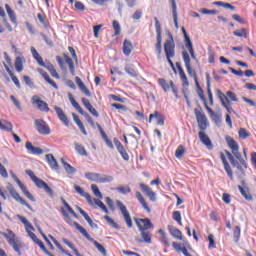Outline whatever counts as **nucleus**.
<instances>
[{
    "label": "nucleus",
    "mask_w": 256,
    "mask_h": 256,
    "mask_svg": "<svg viewBox=\"0 0 256 256\" xmlns=\"http://www.w3.org/2000/svg\"><path fill=\"white\" fill-rule=\"evenodd\" d=\"M0 235L6 239L8 245L12 247V249L17 253L19 256L22 255L21 249H23V242L21 241V238L18 237L15 232L11 229H7L6 232H1Z\"/></svg>",
    "instance_id": "1"
},
{
    "label": "nucleus",
    "mask_w": 256,
    "mask_h": 256,
    "mask_svg": "<svg viewBox=\"0 0 256 256\" xmlns=\"http://www.w3.org/2000/svg\"><path fill=\"white\" fill-rule=\"evenodd\" d=\"M217 97L220 99L222 103V107L226 108V111L228 113H235V110L233 109V101L234 103H237L239 99L237 98V94L233 93L232 91H227L226 95L221 91L217 90Z\"/></svg>",
    "instance_id": "2"
},
{
    "label": "nucleus",
    "mask_w": 256,
    "mask_h": 256,
    "mask_svg": "<svg viewBox=\"0 0 256 256\" xmlns=\"http://www.w3.org/2000/svg\"><path fill=\"white\" fill-rule=\"evenodd\" d=\"M26 174L30 177V179L35 183L36 187L38 189H44V191L50 195V197H54L55 193H53V189L49 187V185L43 181L42 179H39L37 176H35V173H33L32 170H26Z\"/></svg>",
    "instance_id": "3"
},
{
    "label": "nucleus",
    "mask_w": 256,
    "mask_h": 256,
    "mask_svg": "<svg viewBox=\"0 0 256 256\" xmlns=\"http://www.w3.org/2000/svg\"><path fill=\"white\" fill-rule=\"evenodd\" d=\"M61 213L64 217V221L68 223V225H71V227H75L77 231H79L86 239H91V235H89L87 230H85V228H83V226H81L78 222L73 221V219H71V216H69V213H67L65 209L61 208Z\"/></svg>",
    "instance_id": "4"
},
{
    "label": "nucleus",
    "mask_w": 256,
    "mask_h": 256,
    "mask_svg": "<svg viewBox=\"0 0 256 256\" xmlns=\"http://www.w3.org/2000/svg\"><path fill=\"white\" fill-rule=\"evenodd\" d=\"M225 139L228 147L232 150L234 157H236L244 167H247V163H245V160H243V156H241V152L239 151V144H237L235 139L230 136H226Z\"/></svg>",
    "instance_id": "5"
},
{
    "label": "nucleus",
    "mask_w": 256,
    "mask_h": 256,
    "mask_svg": "<svg viewBox=\"0 0 256 256\" xmlns=\"http://www.w3.org/2000/svg\"><path fill=\"white\" fill-rule=\"evenodd\" d=\"M6 189L15 201L27 207L29 211H33V207H31V205H29L28 203L25 202L24 199H22L21 195H19L17 190H15V187H13V184L7 183Z\"/></svg>",
    "instance_id": "6"
},
{
    "label": "nucleus",
    "mask_w": 256,
    "mask_h": 256,
    "mask_svg": "<svg viewBox=\"0 0 256 256\" xmlns=\"http://www.w3.org/2000/svg\"><path fill=\"white\" fill-rule=\"evenodd\" d=\"M194 113H195V117H196L199 129H201V131H205V129L209 127V121L207 120V116L205 115V112L195 109Z\"/></svg>",
    "instance_id": "7"
},
{
    "label": "nucleus",
    "mask_w": 256,
    "mask_h": 256,
    "mask_svg": "<svg viewBox=\"0 0 256 256\" xmlns=\"http://www.w3.org/2000/svg\"><path fill=\"white\" fill-rule=\"evenodd\" d=\"M116 205L120 209L127 227L131 229L133 227V220H131V214H129V210H127V207L123 204V202H121V200H117Z\"/></svg>",
    "instance_id": "8"
},
{
    "label": "nucleus",
    "mask_w": 256,
    "mask_h": 256,
    "mask_svg": "<svg viewBox=\"0 0 256 256\" xmlns=\"http://www.w3.org/2000/svg\"><path fill=\"white\" fill-rule=\"evenodd\" d=\"M164 52L166 59H173V57H175V41L173 40V36H170V38L165 41Z\"/></svg>",
    "instance_id": "9"
},
{
    "label": "nucleus",
    "mask_w": 256,
    "mask_h": 256,
    "mask_svg": "<svg viewBox=\"0 0 256 256\" xmlns=\"http://www.w3.org/2000/svg\"><path fill=\"white\" fill-rule=\"evenodd\" d=\"M34 125L36 127V131L41 135H51V128H49V125H47L45 120L37 119L35 120Z\"/></svg>",
    "instance_id": "10"
},
{
    "label": "nucleus",
    "mask_w": 256,
    "mask_h": 256,
    "mask_svg": "<svg viewBox=\"0 0 256 256\" xmlns=\"http://www.w3.org/2000/svg\"><path fill=\"white\" fill-rule=\"evenodd\" d=\"M10 177H12V179H14L15 183H17V185L20 187L22 193H24L25 197H27V199H29L30 201H32L33 203H35V197H33L31 195V192H29L27 190V188L25 187V185L23 184V182H21V180H19V178L17 177V175H15L13 173V171L10 172Z\"/></svg>",
    "instance_id": "11"
},
{
    "label": "nucleus",
    "mask_w": 256,
    "mask_h": 256,
    "mask_svg": "<svg viewBox=\"0 0 256 256\" xmlns=\"http://www.w3.org/2000/svg\"><path fill=\"white\" fill-rule=\"evenodd\" d=\"M32 105H37L39 111H42L43 113H49V104L47 102L39 99L38 95H34L31 98Z\"/></svg>",
    "instance_id": "12"
},
{
    "label": "nucleus",
    "mask_w": 256,
    "mask_h": 256,
    "mask_svg": "<svg viewBox=\"0 0 256 256\" xmlns=\"http://www.w3.org/2000/svg\"><path fill=\"white\" fill-rule=\"evenodd\" d=\"M182 33L184 35L185 47L189 51L191 58L197 59V57H195V50L193 49V42H191V38L187 35L185 27H182Z\"/></svg>",
    "instance_id": "13"
},
{
    "label": "nucleus",
    "mask_w": 256,
    "mask_h": 256,
    "mask_svg": "<svg viewBox=\"0 0 256 256\" xmlns=\"http://www.w3.org/2000/svg\"><path fill=\"white\" fill-rule=\"evenodd\" d=\"M113 143H114L118 153H120L122 159L124 161H129V153H127V150L125 149V146H123L121 141H119V139H117V138H114Z\"/></svg>",
    "instance_id": "14"
},
{
    "label": "nucleus",
    "mask_w": 256,
    "mask_h": 256,
    "mask_svg": "<svg viewBox=\"0 0 256 256\" xmlns=\"http://www.w3.org/2000/svg\"><path fill=\"white\" fill-rule=\"evenodd\" d=\"M69 101L71 103V105L76 109V111H78V113H80V115H83V117H85V119L87 121H90L92 118L89 114H87L83 108H81V106L79 105V103H77V101H75V98L73 97V94H69Z\"/></svg>",
    "instance_id": "15"
},
{
    "label": "nucleus",
    "mask_w": 256,
    "mask_h": 256,
    "mask_svg": "<svg viewBox=\"0 0 256 256\" xmlns=\"http://www.w3.org/2000/svg\"><path fill=\"white\" fill-rule=\"evenodd\" d=\"M136 225L139 229V231H141L143 229V231H147L148 229H153V223H151V220L149 218H140L138 220H136Z\"/></svg>",
    "instance_id": "16"
},
{
    "label": "nucleus",
    "mask_w": 256,
    "mask_h": 256,
    "mask_svg": "<svg viewBox=\"0 0 256 256\" xmlns=\"http://www.w3.org/2000/svg\"><path fill=\"white\" fill-rule=\"evenodd\" d=\"M139 187L142 193H145L147 197H149L150 201L155 202L157 201V193H155L151 188L144 183H140Z\"/></svg>",
    "instance_id": "17"
},
{
    "label": "nucleus",
    "mask_w": 256,
    "mask_h": 256,
    "mask_svg": "<svg viewBox=\"0 0 256 256\" xmlns=\"http://www.w3.org/2000/svg\"><path fill=\"white\" fill-rule=\"evenodd\" d=\"M141 238H136L137 243H152V234L147 230H140Z\"/></svg>",
    "instance_id": "18"
},
{
    "label": "nucleus",
    "mask_w": 256,
    "mask_h": 256,
    "mask_svg": "<svg viewBox=\"0 0 256 256\" xmlns=\"http://www.w3.org/2000/svg\"><path fill=\"white\" fill-rule=\"evenodd\" d=\"M54 111H56L58 119L62 121L66 127H69V118H67V115H65L63 109H61L59 106H55Z\"/></svg>",
    "instance_id": "19"
},
{
    "label": "nucleus",
    "mask_w": 256,
    "mask_h": 256,
    "mask_svg": "<svg viewBox=\"0 0 256 256\" xmlns=\"http://www.w3.org/2000/svg\"><path fill=\"white\" fill-rule=\"evenodd\" d=\"M153 119L157 120V125H159L160 127H163V125H165V116L159 113V111H155L153 114H150L149 123H151Z\"/></svg>",
    "instance_id": "20"
},
{
    "label": "nucleus",
    "mask_w": 256,
    "mask_h": 256,
    "mask_svg": "<svg viewBox=\"0 0 256 256\" xmlns=\"http://www.w3.org/2000/svg\"><path fill=\"white\" fill-rule=\"evenodd\" d=\"M176 67L179 72L180 79L182 81L183 87H189V80L187 79V75L185 74V70H183V67H181V64L179 62L176 63Z\"/></svg>",
    "instance_id": "21"
},
{
    "label": "nucleus",
    "mask_w": 256,
    "mask_h": 256,
    "mask_svg": "<svg viewBox=\"0 0 256 256\" xmlns=\"http://www.w3.org/2000/svg\"><path fill=\"white\" fill-rule=\"evenodd\" d=\"M171 7H172V16L174 20V25L176 29H179V16L177 15V2L175 0H170Z\"/></svg>",
    "instance_id": "22"
},
{
    "label": "nucleus",
    "mask_w": 256,
    "mask_h": 256,
    "mask_svg": "<svg viewBox=\"0 0 256 256\" xmlns=\"http://www.w3.org/2000/svg\"><path fill=\"white\" fill-rule=\"evenodd\" d=\"M198 135L203 145H206L208 149H213V143H211V139H209V136H207L205 132L200 131Z\"/></svg>",
    "instance_id": "23"
},
{
    "label": "nucleus",
    "mask_w": 256,
    "mask_h": 256,
    "mask_svg": "<svg viewBox=\"0 0 256 256\" xmlns=\"http://www.w3.org/2000/svg\"><path fill=\"white\" fill-rule=\"evenodd\" d=\"M26 149L31 155H43V149L33 146L31 142H26Z\"/></svg>",
    "instance_id": "24"
},
{
    "label": "nucleus",
    "mask_w": 256,
    "mask_h": 256,
    "mask_svg": "<svg viewBox=\"0 0 256 256\" xmlns=\"http://www.w3.org/2000/svg\"><path fill=\"white\" fill-rule=\"evenodd\" d=\"M46 161L51 169H53L54 171H57L59 169V163L57 162V159H55V156H53V154H46Z\"/></svg>",
    "instance_id": "25"
},
{
    "label": "nucleus",
    "mask_w": 256,
    "mask_h": 256,
    "mask_svg": "<svg viewBox=\"0 0 256 256\" xmlns=\"http://www.w3.org/2000/svg\"><path fill=\"white\" fill-rule=\"evenodd\" d=\"M74 189L76 192H78L79 195H81V197H85V199L89 205H93V198L89 195V193L84 192L83 188H81V186L75 185Z\"/></svg>",
    "instance_id": "26"
},
{
    "label": "nucleus",
    "mask_w": 256,
    "mask_h": 256,
    "mask_svg": "<svg viewBox=\"0 0 256 256\" xmlns=\"http://www.w3.org/2000/svg\"><path fill=\"white\" fill-rule=\"evenodd\" d=\"M135 195H136V199L139 201L140 205H142V208L145 211H147V213H150L151 208L149 207V205L145 201V198L143 197V194H141V192H139V191H136Z\"/></svg>",
    "instance_id": "27"
},
{
    "label": "nucleus",
    "mask_w": 256,
    "mask_h": 256,
    "mask_svg": "<svg viewBox=\"0 0 256 256\" xmlns=\"http://www.w3.org/2000/svg\"><path fill=\"white\" fill-rule=\"evenodd\" d=\"M75 81L79 89L82 91V93L86 94L87 97H91V92L89 91L87 86H85V84L83 83V80H81L80 77L76 76Z\"/></svg>",
    "instance_id": "28"
},
{
    "label": "nucleus",
    "mask_w": 256,
    "mask_h": 256,
    "mask_svg": "<svg viewBox=\"0 0 256 256\" xmlns=\"http://www.w3.org/2000/svg\"><path fill=\"white\" fill-rule=\"evenodd\" d=\"M0 130L13 133V124L7 120H0Z\"/></svg>",
    "instance_id": "29"
},
{
    "label": "nucleus",
    "mask_w": 256,
    "mask_h": 256,
    "mask_svg": "<svg viewBox=\"0 0 256 256\" xmlns=\"http://www.w3.org/2000/svg\"><path fill=\"white\" fill-rule=\"evenodd\" d=\"M17 218L19 219L20 222L23 223L27 233H32L31 231H35V228L33 227V225L31 223H29V220H27V218H25L21 215H18Z\"/></svg>",
    "instance_id": "30"
},
{
    "label": "nucleus",
    "mask_w": 256,
    "mask_h": 256,
    "mask_svg": "<svg viewBox=\"0 0 256 256\" xmlns=\"http://www.w3.org/2000/svg\"><path fill=\"white\" fill-rule=\"evenodd\" d=\"M205 109L208 111L212 121H214L216 124L221 123V115L215 113V111H213L209 105H206Z\"/></svg>",
    "instance_id": "31"
},
{
    "label": "nucleus",
    "mask_w": 256,
    "mask_h": 256,
    "mask_svg": "<svg viewBox=\"0 0 256 256\" xmlns=\"http://www.w3.org/2000/svg\"><path fill=\"white\" fill-rule=\"evenodd\" d=\"M238 189L246 201H253V196L251 195V192H249V188L239 185Z\"/></svg>",
    "instance_id": "32"
},
{
    "label": "nucleus",
    "mask_w": 256,
    "mask_h": 256,
    "mask_svg": "<svg viewBox=\"0 0 256 256\" xmlns=\"http://www.w3.org/2000/svg\"><path fill=\"white\" fill-rule=\"evenodd\" d=\"M61 163L66 171V173H68V175H75V173H77V169H75V167L71 166V164L67 163L65 161V159H61Z\"/></svg>",
    "instance_id": "33"
},
{
    "label": "nucleus",
    "mask_w": 256,
    "mask_h": 256,
    "mask_svg": "<svg viewBox=\"0 0 256 256\" xmlns=\"http://www.w3.org/2000/svg\"><path fill=\"white\" fill-rule=\"evenodd\" d=\"M131 51H133V44L129 40H124V43H123L124 55H126V57H129V55H131Z\"/></svg>",
    "instance_id": "34"
},
{
    "label": "nucleus",
    "mask_w": 256,
    "mask_h": 256,
    "mask_svg": "<svg viewBox=\"0 0 256 256\" xmlns=\"http://www.w3.org/2000/svg\"><path fill=\"white\" fill-rule=\"evenodd\" d=\"M85 177H86V179H88V181H93L94 183H99L100 179H101V174L88 172L85 174Z\"/></svg>",
    "instance_id": "35"
},
{
    "label": "nucleus",
    "mask_w": 256,
    "mask_h": 256,
    "mask_svg": "<svg viewBox=\"0 0 256 256\" xmlns=\"http://www.w3.org/2000/svg\"><path fill=\"white\" fill-rule=\"evenodd\" d=\"M88 241H90L91 243H94V246L96 247V249H98V251L103 255V256H107V250L105 249V247L103 245H101L99 242H97L95 239L91 238L87 239Z\"/></svg>",
    "instance_id": "36"
},
{
    "label": "nucleus",
    "mask_w": 256,
    "mask_h": 256,
    "mask_svg": "<svg viewBox=\"0 0 256 256\" xmlns=\"http://www.w3.org/2000/svg\"><path fill=\"white\" fill-rule=\"evenodd\" d=\"M64 59L69 67L71 75H75V63L73 62V59L69 57L67 54H64Z\"/></svg>",
    "instance_id": "37"
},
{
    "label": "nucleus",
    "mask_w": 256,
    "mask_h": 256,
    "mask_svg": "<svg viewBox=\"0 0 256 256\" xmlns=\"http://www.w3.org/2000/svg\"><path fill=\"white\" fill-rule=\"evenodd\" d=\"M169 231H170V235H173L175 239H179V241L183 240V233H181V230L175 227H171L169 228Z\"/></svg>",
    "instance_id": "38"
},
{
    "label": "nucleus",
    "mask_w": 256,
    "mask_h": 256,
    "mask_svg": "<svg viewBox=\"0 0 256 256\" xmlns=\"http://www.w3.org/2000/svg\"><path fill=\"white\" fill-rule=\"evenodd\" d=\"M75 151L82 157H87V150H85V147L79 143H74Z\"/></svg>",
    "instance_id": "39"
},
{
    "label": "nucleus",
    "mask_w": 256,
    "mask_h": 256,
    "mask_svg": "<svg viewBox=\"0 0 256 256\" xmlns=\"http://www.w3.org/2000/svg\"><path fill=\"white\" fill-rule=\"evenodd\" d=\"M185 153H187V149H185V146L179 145L175 152L176 159H182Z\"/></svg>",
    "instance_id": "40"
},
{
    "label": "nucleus",
    "mask_w": 256,
    "mask_h": 256,
    "mask_svg": "<svg viewBox=\"0 0 256 256\" xmlns=\"http://www.w3.org/2000/svg\"><path fill=\"white\" fill-rule=\"evenodd\" d=\"M32 57L37 61L38 65H43V58L39 55V52H37V49L35 47L31 48Z\"/></svg>",
    "instance_id": "41"
},
{
    "label": "nucleus",
    "mask_w": 256,
    "mask_h": 256,
    "mask_svg": "<svg viewBox=\"0 0 256 256\" xmlns=\"http://www.w3.org/2000/svg\"><path fill=\"white\" fill-rule=\"evenodd\" d=\"M6 11L8 13V17L10 18V21H12V23H15L17 21V17L15 16V12L13 11V9H11V6H9V4L5 5Z\"/></svg>",
    "instance_id": "42"
},
{
    "label": "nucleus",
    "mask_w": 256,
    "mask_h": 256,
    "mask_svg": "<svg viewBox=\"0 0 256 256\" xmlns=\"http://www.w3.org/2000/svg\"><path fill=\"white\" fill-rule=\"evenodd\" d=\"M15 69L18 73H21L23 71V58L22 57H17L15 60Z\"/></svg>",
    "instance_id": "43"
},
{
    "label": "nucleus",
    "mask_w": 256,
    "mask_h": 256,
    "mask_svg": "<svg viewBox=\"0 0 256 256\" xmlns=\"http://www.w3.org/2000/svg\"><path fill=\"white\" fill-rule=\"evenodd\" d=\"M62 241H63V243H64L65 245H67V247H69L70 249H72V251H74V255H76V256H83L81 253H79V250H77V249L75 248V246L73 245V243L69 242V240L63 239Z\"/></svg>",
    "instance_id": "44"
},
{
    "label": "nucleus",
    "mask_w": 256,
    "mask_h": 256,
    "mask_svg": "<svg viewBox=\"0 0 256 256\" xmlns=\"http://www.w3.org/2000/svg\"><path fill=\"white\" fill-rule=\"evenodd\" d=\"M105 221H107V223L109 225H111V227H113L114 229H121V226H119V224H117V222H115V220H113L111 217H109L108 215L104 216Z\"/></svg>",
    "instance_id": "45"
},
{
    "label": "nucleus",
    "mask_w": 256,
    "mask_h": 256,
    "mask_svg": "<svg viewBox=\"0 0 256 256\" xmlns=\"http://www.w3.org/2000/svg\"><path fill=\"white\" fill-rule=\"evenodd\" d=\"M114 181L113 176L106 175V174H100V182L99 183H111Z\"/></svg>",
    "instance_id": "46"
},
{
    "label": "nucleus",
    "mask_w": 256,
    "mask_h": 256,
    "mask_svg": "<svg viewBox=\"0 0 256 256\" xmlns=\"http://www.w3.org/2000/svg\"><path fill=\"white\" fill-rule=\"evenodd\" d=\"M91 190L95 197H98L99 199H103V194L101 193V190H99V187L96 184L91 185Z\"/></svg>",
    "instance_id": "47"
},
{
    "label": "nucleus",
    "mask_w": 256,
    "mask_h": 256,
    "mask_svg": "<svg viewBox=\"0 0 256 256\" xmlns=\"http://www.w3.org/2000/svg\"><path fill=\"white\" fill-rule=\"evenodd\" d=\"M233 236L235 243H239V239H241V227L236 226L233 230Z\"/></svg>",
    "instance_id": "48"
},
{
    "label": "nucleus",
    "mask_w": 256,
    "mask_h": 256,
    "mask_svg": "<svg viewBox=\"0 0 256 256\" xmlns=\"http://www.w3.org/2000/svg\"><path fill=\"white\" fill-rule=\"evenodd\" d=\"M233 35H235V37H244L246 39L247 35H249V32H247V29L242 28L240 30L234 31Z\"/></svg>",
    "instance_id": "49"
},
{
    "label": "nucleus",
    "mask_w": 256,
    "mask_h": 256,
    "mask_svg": "<svg viewBox=\"0 0 256 256\" xmlns=\"http://www.w3.org/2000/svg\"><path fill=\"white\" fill-rule=\"evenodd\" d=\"M182 57L185 63V67L191 66V57H189V53H187V51L182 52Z\"/></svg>",
    "instance_id": "50"
},
{
    "label": "nucleus",
    "mask_w": 256,
    "mask_h": 256,
    "mask_svg": "<svg viewBox=\"0 0 256 256\" xmlns=\"http://www.w3.org/2000/svg\"><path fill=\"white\" fill-rule=\"evenodd\" d=\"M158 83L160 85V87H162V89H164V91H169V89H171V86H169V84L167 83V81L163 78L158 79Z\"/></svg>",
    "instance_id": "51"
},
{
    "label": "nucleus",
    "mask_w": 256,
    "mask_h": 256,
    "mask_svg": "<svg viewBox=\"0 0 256 256\" xmlns=\"http://www.w3.org/2000/svg\"><path fill=\"white\" fill-rule=\"evenodd\" d=\"M112 26L115 31V35H121V25L119 24V21L114 20L112 22Z\"/></svg>",
    "instance_id": "52"
},
{
    "label": "nucleus",
    "mask_w": 256,
    "mask_h": 256,
    "mask_svg": "<svg viewBox=\"0 0 256 256\" xmlns=\"http://www.w3.org/2000/svg\"><path fill=\"white\" fill-rule=\"evenodd\" d=\"M200 13H202V15H218L219 11L202 8V9H200Z\"/></svg>",
    "instance_id": "53"
},
{
    "label": "nucleus",
    "mask_w": 256,
    "mask_h": 256,
    "mask_svg": "<svg viewBox=\"0 0 256 256\" xmlns=\"http://www.w3.org/2000/svg\"><path fill=\"white\" fill-rule=\"evenodd\" d=\"M238 135L240 139H247V137H250L251 134H249V132H247L245 128H240L238 131Z\"/></svg>",
    "instance_id": "54"
},
{
    "label": "nucleus",
    "mask_w": 256,
    "mask_h": 256,
    "mask_svg": "<svg viewBox=\"0 0 256 256\" xmlns=\"http://www.w3.org/2000/svg\"><path fill=\"white\" fill-rule=\"evenodd\" d=\"M116 191H119V193H122V195H127V193H131V188L129 186H119L116 188Z\"/></svg>",
    "instance_id": "55"
},
{
    "label": "nucleus",
    "mask_w": 256,
    "mask_h": 256,
    "mask_svg": "<svg viewBox=\"0 0 256 256\" xmlns=\"http://www.w3.org/2000/svg\"><path fill=\"white\" fill-rule=\"evenodd\" d=\"M125 71L126 73H128V75H130L131 77H137V72L135 71V69L129 65L125 66Z\"/></svg>",
    "instance_id": "56"
},
{
    "label": "nucleus",
    "mask_w": 256,
    "mask_h": 256,
    "mask_svg": "<svg viewBox=\"0 0 256 256\" xmlns=\"http://www.w3.org/2000/svg\"><path fill=\"white\" fill-rule=\"evenodd\" d=\"M172 218L174 221H176L177 223H179V225H182V222H181V212L179 211H174L172 213Z\"/></svg>",
    "instance_id": "57"
},
{
    "label": "nucleus",
    "mask_w": 256,
    "mask_h": 256,
    "mask_svg": "<svg viewBox=\"0 0 256 256\" xmlns=\"http://www.w3.org/2000/svg\"><path fill=\"white\" fill-rule=\"evenodd\" d=\"M0 175L4 179H7V177H9V173H7V169L5 168V166H3L1 162H0Z\"/></svg>",
    "instance_id": "58"
},
{
    "label": "nucleus",
    "mask_w": 256,
    "mask_h": 256,
    "mask_svg": "<svg viewBox=\"0 0 256 256\" xmlns=\"http://www.w3.org/2000/svg\"><path fill=\"white\" fill-rule=\"evenodd\" d=\"M226 155L231 165H233V167H237V161H235V157H233V154H231V152L229 151H226Z\"/></svg>",
    "instance_id": "59"
},
{
    "label": "nucleus",
    "mask_w": 256,
    "mask_h": 256,
    "mask_svg": "<svg viewBox=\"0 0 256 256\" xmlns=\"http://www.w3.org/2000/svg\"><path fill=\"white\" fill-rule=\"evenodd\" d=\"M224 169L229 177V179L233 180V171L231 170V166L228 164H224Z\"/></svg>",
    "instance_id": "60"
},
{
    "label": "nucleus",
    "mask_w": 256,
    "mask_h": 256,
    "mask_svg": "<svg viewBox=\"0 0 256 256\" xmlns=\"http://www.w3.org/2000/svg\"><path fill=\"white\" fill-rule=\"evenodd\" d=\"M102 139L106 143L107 147H109V149H115L113 142L107 137V134L102 136Z\"/></svg>",
    "instance_id": "61"
},
{
    "label": "nucleus",
    "mask_w": 256,
    "mask_h": 256,
    "mask_svg": "<svg viewBox=\"0 0 256 256\" xmlns=\"http://www.w3.org/2000/svg\"><path fill=\"white\" fill-rule=\"evenodd\" d=\"M208 241H209V245H208V249H215V239L214 236L212 234H210L208 236Z\"/></svg>",
    "instance_id": "62"
},
{
    "label": "nucleus",
    "mask_w": 256,
    "mask_h": 256,
    "mask_svg": "<svg viewBox=\"0 0 256 256\" xmlns=\"http://www.w3.org/2000/svg\"><path fill=\"white\" fill-rule=\"evenodd\" d=\"M198 96L200 97L201 101H203L205 108L207 107V99H205V94L203 92V89H198Z\"/></svg>",
    "instance_id": "63"
},
{
    "label": "nucleus",
    "mask_w": 256,
    "mask_h": 256,
    "mask_svg": "<svg viewBox=\"0 0 256 256\" xmlns=\"http://www.w3.org/2000/svg\"><path fill=\"white\" fill-rule=\"evenodd\" d=\"M75 9H77L78 11H85V4H83V2L81 1H76Z\"/></svg>",
    "instance_id": "64"
}]
</instances>
